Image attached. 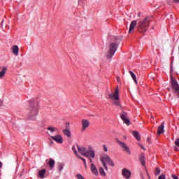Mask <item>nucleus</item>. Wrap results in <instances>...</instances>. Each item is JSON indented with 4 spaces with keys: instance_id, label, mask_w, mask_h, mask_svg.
Instances as JSON below:
<instances>
[{
    "instance_id": "obj_1",
    "label": "nucleus",
    "mask_w": 179,
    "mask_h": 179,
    "mask_svg": "<svg viewBox=\"0 0 179 179\" xmlns=\"http://www.w3.org/2000/svg\"><path fill=\"white\" fill-rule=\"evenodd\" d=\"M150 23V17H147L143 19H141L138 22L137 29L139 33L145 34L149 29V24Z\"/></svg>"
},
{
    "instance_id": "obj_2",
    "label": "nucleus",
    "mask_w": 179,
    "mask_h": 179,
    "mask_svg": "<svg viewBox=\"0 0 179 179\" xmlns=\"http://www.w3.org/2000/svg\"><path fill=\"white\" fill-rule=\"evenodd\" d=\"M28 110L29 111L28 113L29 120L34 121V120H36V118L37 117V114H38V108H37V106H34V103L33 102H31Z\"/></svg>"
},
{
    "instance_id": "obj_3",
    "label": "nucleus",
    "mask_w": 179,
    "mask_h": 179,
    "mask_svg": "<svg viewBox=\"0 0 179 179\" xmlns=\"http://www.w3.org/2000/svg\"><path fill=\"white\" fill-rule=\"evenodd\" d=\"M100 160L106 170L108 169L106 162H107V163L109 166H112V167H114V162H113V159L111 158H110V157L108 155H105L101 157Z\"/></svg>"
},
{
    "instance_id": "obj_4",
    "label": "nucleus",
    "mask_w": 179,
    "mask_h": 179,
    "mask_svg": "<svg viewBox=\"0 0 179 179\" xmlns=\"http://www.w3.org/2000/svg\"><path fill=\"white\" fill-rule=\"evenodd\" d=\"M171 85L172 86L173 93H175V94H176L177 97L179 99V85L177 80L174 79L173 76H171Z\"/></svg>"
},
{
    "instance_id": "obj_5",
    "label": "nucleus",
    "mask_w": 179,
    "mask_h": 179,
    "mask_svg": "<svg viewBox=\"0 0 179 179\" xmlns=\"http://www.w3.org/2000/svg\"><path fill=\"white\" fill-rule=\"evenodd\" d=\"M118 88H116L115 90V93H111L109 94V99H111L112 100H115V101H114V104L120 107V101H118V100H120V96H118Z\"/></svg>"
},
{
    "instance_id": "obj_6",
    "label": "nucleus",
    "mask_w": 179,
    "mask_h": 179,
    "mask_svg": "<svg viewBox=\"0 0 179 179\" xmlns=\"http://www.w3.org/2000/svg\"><path fill=\"white\" fill-rule=\"evenodd\" d=\"M117 47L118 46L117 45V43H112L110 44L109 52L106 55L107 58H113V55H114V54H115V51H117Z\"/></svg>"
},
{
    "instance_id": "obj_7",
    "label": "nucleus",
    "mask_w": 179,
    "mask_h": 179,
    "mask_svg": "<svg viewBox=\"0 0 179 179\" xmlns=\"http://www.w3.org/2000/svg\"><path fill=\"white\" fill-rule=\"evenodd\" d=\"M77 149L80 155L82 156H85V157H89V155H87V150L85 147H80L79 145H77Z\"/></svg>"
},
{
    "instance_id": "obj_8",
    "label": "nucleus",
    "mask_w": 179,
    "mask_h": 179,
    "mask_svg": "<svg viewBox=\"0 0 179 179\" xmlns=\"http://www.w3.org/2000/svg\"><path fill=\"white\" fill-rule=\"evenodd\" d=\"M116 141L117 143H119L120 146H121V148H122V149H123V150H124V152H127V153H128L129 155H131V150H129V147H128V145H127V144L120 141V140H118V138H116Z\"/></svg>"
},
{
    "instance_id": "obj_9",
    "label": "nucleus",
    "mask_w": 179,
    "mask_h": 179,
    "mask_svg": "<svg viewBox=\"0 0 179 179\" xmlns=\"http://www.w3.org/2000/svg\"><path fill=\"white\" fill-rule=\"evenodd\" d=\"M120 118L127 125H129V124H131V121L129 120V118H128V115L125 113H123L122 115H120Z\"/></svg>"
},
{
    "instance_id": "obj_10",
    "label": "nucleus",
    "mask_w": 179,
    "mask_h": 179,
    "mask_svg": "<svg viewBox=\"0 0 179 179\" xmlns=\"http://www.w3.org/2000/svg\"><path fill=\"white\" fill-rule=\"evenodd\" d=\"M81 124L83 125L82 127V131H85L87 128H89L90 126V122L88 120L83 119L81 122Z\"/></svg>"
},
{
    "instance_id": "obj_11",
    "label": "nucleus",
    "mask_w": 179,
    "mask_h": 179,
    "mask_svg": "<svg viewBox=\"0 0 179 179\" xmlns=\"http://www.w3.org/2000/svg\"><path fill=\"white\" fill-rule=\"evenodd\" d=\"M50 138H52L53 141H55V142H57V143H62L64 142V138L59 135H57L55 136H50Z\"/></svg>"
},
{
    "instance_id": "obj_12",
    "label": "nucleus",
    "mask_w": 179,
    "mask_h": 179,
    "mask_svg": "<svg viewBox=\"0 0 179 179\" xmlns=\"http://www.w3.org/2000/svg\"><path fill=\"white\" fill-rule=\"evenodd\" d=\"M122 174L124 177H125V178L128 179L131 177V171L127 169H123Z\"/></svg>"
},
{
    "instance_id": "obj_13",
    "label": "nucleus",
    "mask_w": 179,
    "mask_h": 179,
    "mask_svg": "<svg viewBox=\"0 0 179 179\" xmlns=\"http://www.w3.org/2000/svg\"><path fill=\"white\" fill-rule=\"evenodd\" d=\"M91 171L92 174H94L96 176H99V171H97V168L96 167V165L92 163L91 164Z\"/></svg>"
},
{
    "instance_id": "obj_14",
    "label": "nucleus",
    "mask_w": 179,
    "mask_h": 179,
    "mask_svg": "<svg viewBox=\"0 0 179 179\" xmlns=\"http://www.w3.org/2000/svg\"><path fill=\"white\" fill-rule=\"evenodd\" d=\"M136 24H137L136 20H134L131 22L130 27H129V34L132 33V31H134V30H135V26H136Z\"/></svg>"
},
{
    "instance_id": "obj_15",
    "label": "nucleus",
    "mask_w": 179,
    "mask_h": 179,
    "mask_svg": "<svg viewBox=\"0 0 179 179\" xmlns=\"http://www.w3.org/2000/svg\"><path fill=\"white\" fill-rule=\"evenodd\" d=\"M164 133V122H163L162 124L158 127V130H157V135H161V134Z\"/></svg>"
},
{
    "instance_id": "obj_16",
    "label": "nucleus",
    "mask_w": 179,
    "mask_h": 179,
    "mask_svg": "<svg viewBox=\"0 0 179 179\" xmlns=\"http://www.w3.org/2000/svg\"><path fill=\"white\" fill-rule=\"evenodd\" d=\"M87 155H88L87 157H91V159H94V157H96V153H94V150H87Z\"/></svg>"
},
{
    "instance_id": "obj_17",
    "label": "nucleus",
    "mask_w": 179,
    "mask_h": 179,
    "mask_svg": "<svg viewBox=\"0 0 179 179\" xmlns=\"http://www.w3.org/2000/svg\"><path fill=\"white\" fill-rule=\"evenodd\" d=\"M11 50L13 51V54H14V55H19V47H17V45H13L11 48Z\"/></svg>"
},
{
    "instance_id": "obj_18",
    "label": "nucleus",
    "mask_w": 179,
    "mask_h": 179,
    "mask_svg": "<svg viewBox=\"0 0 179 179\" xmlns=\"http://www.w3.org/2000/svg\"><path fill=\"white\" fill-rule=\"evenodd\" d=\"M132 135L137 141H141V135L139 134V132L137 131H132Z\"/></svg>"
},
{
    "instance_id": "obj_19",
    "label": "nucleus",
    "mask_w": 179,
    "mask_h": 179,
    "mask_svg": "<svg viewBox=\"0 0 179 179\" xmlns=\"http://www.w3.org/2000/svg\"><path fill=\"white\" fill-rule=\"evenodd\" d=\"M139 160H140L142 166H145L146 162H145V155L144 154H141L140 155Z\"/></svg>"
},
{
    "instance_id": "obj_20",
    "label": "nucleus",
    "mask_w": 179,
    "mask_h": 179,
    "mask_svg": "<svg viewBox=\"0 0 179 179\" xmlns=\"http://www.w3.org/2000/svg\"><path fill=\"white\" fill-rule=\"evenodd\" d=\"M6 71H8V67H3L2 70L0 71V78H3L5 74L6 73Z\"/></svg>"
},
{
    "instance_id": "obj_21",
    "label": "nucleus",
    "mask_w": 179,
    "mask_h": 179,
    "mask_svg": "<svg viewBox=\"0 0 179 179\" xmlns=\"http://www.w3.org/2000/svg\"><path fill=\"white\" fill-rule=\"evenodd\" d=\"M63 133L67 138H71V136L72 135L69 129H65L63 130Z\"/></svg>"
},
{
    "instance_id": "obj_22",
    "label": "nucleus",
    "mask_w": 179,
    "mask_h": 179,
    "mask_svg": "<svg viewBox=\"0 0 179 179\" xmlns=\"http://www.w3.org/2000/svg\"><path fill=\"white\" fill-rule=\"evenodd\" d=\"M38 176L40 178H44V176H45V169H42L39 171Z\"/></svg>"
},
{
    "instance_id": "obj_23",
    "label": "nucleus",
    "mask_w": 179,
    "mask_h": 179,
    "mask_svg": "<svg viewBox=\"0 0 179 179\" xmlns=\"http://www.w3.org/2000/svg\"><path fill=\"white\" fill-rule=\"evenodd\" d=\"M49 166L50 169H54V166H55V161L52 159H49Z\"/></svg>"
},
{
    "instance_id": "obj_24",
    "label": "nucleus",
    "mask_w": 179,
    "mask_h": 179,
    "mask_svg": "<svg viewBox=\"0 0 179 179\" xmlns=\"http://www.w3.org/2000/svg\"><path fill=\"white\" fill-rule=\"evenodd\" d=\"M129 73H130L133 80L137 85L138 84V81L136 80V76L135 75V73H134V72H132V71H129Z\"/></svg>"
},
{
    "instance_id": "obj_25",
    "label": "nucleus",
    "mask_w": 179,
    "mask_h": 179,
    "mask_svg": "<svg viewBox=\"0 0 179 179\" xmlns=\"http://www.w3.org/2000/svg\"><path fill=\"white\" fill-rule=\"evenodd\" d=\"M99 173L101 174V176H102V177L106 176V172L102 167L99 168Z\"/></svg>"
},
{
    "instance_id": "obj_26",
    "label": "nucleus",
    "mask_w": 179,
    "mask_h": 179,
    "mask_svg": "<svg viewBox=\"0 0 179 179\" xmlns=\"http://www.w3.org/2000/svg\"><path fill=\"white\" fill-rule=\"evenodd\" d=\"M72 150H73L74 155H76V157H78L79 156V154L78 153V151L76 150V147L73 146Z\"/></svg>"
},
{
    "instance_id": "obj_27",
    "label": "nucleus",
    "mask_w": 179,
    "mask_h": 179,
    "mask_svg": "<svg viewBox=\"0 0 179 179\" xmlns=\"http://www.w3.org/2000/svg\"><path fill=\"white\" fill-rule=\"evenodd\" d=\"M77 157L78 159H80V160H83L85 167H87V164H86V159H85L83 157H80V155H78Z\"/></svg>"
},
{
    "instance_id": "obj_28",
    "label": "nucleus",
    "mask_w": 179,
    "mask_h": 179,
    "mask_svg": "<svg viewBox=\"0 0 179 179\" xmlns=\"http://www.w3.org/2000/svg\"><path fill=\"white\" fill-rule=\"evenodd\" d=\"M159 174H160V169L157 168V169H155V175H156V176H159Z\"/></svg>"
},
{
    "instance_id": "obj_29",
    "label": "nucleus",
    "mask_w": 179,
    "mask_h": 179,
    "mask_svg": "<svg viewBox=\"0 0 179 179\" xmlns=\"http://www.w3.org/2000/svg\"><path fill=\"white\" fill-rule=\"evenodd\" d=\"M58 170L59 171H62V170H64V166H62V164H59L58 166Z\"/></svg>"
},
{
    "instance_id": "obj_30",
    "label": "nucleus",
    "mask_w": 179,
    "mask_h": 179,
    "mask_svg": "<svg viewBox=\"0 0 179 179\" xmlns=\"http://www.w3.org/2000/svg\"><path fill=\"white\" fill-rule=\"evenodd\" d=\"M48 130L52 133L55 131V128L50 127L48 128Z\"/></svg>"
},
{
    "instance_id": "obj_31",
    "label": "nucleus",
    "mask_w": 179,
    "mask_h": 179,
    "mask_svg": "<svg viewBox=\"0 0 179 179\" xmlns=\"http://www.w3.org/2000/svg\"><path fill=\"white\" fill-rule=\"evenodd\" d=\"M77 178H78V179H85V178H84L83 176H82V175H80V174H78V175H77Z\"/></svg>"
},
{
    "instance_id": "obj_32",
    "label": "nucleus",
    "mask_w": 179,
    "mask_h": 179,
    "mask_svg": "<svg viewBox=\"0 0 179 179\" xmlns=\"http://www.w3.org/2000/svg\"><path fill=\"white\" fill-rule=\"evenodd\" d=\"M158 179H166V176L161 175L160 176H159Z\"/></svg>"
},
{
    "instance_id": "obj_33",
    "label": "nucleus",
    "mask_w": 179,
    "mask_h": 179,
    "mask_svg": "<svg viewBox=\"0 0 179 179\" xmlns=\"http://www.w3.org/2000/svg\"><path fill=\"white\" fill-rule=\"evenodd\" d=\"M103 150H104V152H107V150H108L107 146L106 145H103Z\"/></svg>"
},
{
    "instance_id": "obj_34",
    "label": "nucleus",
    "mask_w": 179,
    "mask_h": 179,
    "mask_svg": "<svg viewBox=\"0 0 179 179\" xmlns=\"http://www.w3.org/2000/svg\"><path fill=\"white\" fill-rule=\"evenodd\" d=\"M171 177L173 179H178V177H177L176 175H171Z\"/></svg>"
},
{
    "instance_id": "obj_35",
    "label": "nucleus",
    "mask_w": 179,
    "mask_h": 179,
    "mask_svg": "<svg viewBox=\"0 0 179 179\" xmlns=\"http://www.w3.org/2000/svg\"><path fill=\"white\" fill-rule=\"evenodd\" d=\"M66 129H69V123H66Z\"/></svg>"
},
{
    "instance_id": "obj_36",
    "label": "nucleus",
    "mask_w": 179,
    "mask_h": 179,
    "mask_svg": "<svg viewBox=\"0 0 179 179\" xmlns=\"http://www.w3.org/2000/svg\"><path fill=\"white\" fill-rule=\"evenodd\" d=\"M173 2H175V3H179V0H173Z\"/></svg>"
},
{
    "instance_id": "obj_37",
    "label": "nucleus",
    "mask_w": 179,
    "mask_h": 179,
    "mask_svg": "<svg viewBox=\"0 0 179 179\" xmlns=\"http://www.w3.org/2000/svg\"><path fill=\"white\" fill-rule=\"evenodd\" d=\"M147 142H150V138L148 137Z\"/></svg>"
},
{
    "instance_id": "obj_38",
    "label": "nucleus",
    "mask_w": 179,
    "mask_h": 179,
    "mask_svg": "<svg viewBox=\"0 0 179 179\" xmlns=\"http://www.w3.org/2000/svg\"><path fill=\"white\" fill-rule=\"evenodd\" d=\"M90 163H92V162H93V160H92V158H91V157H90Z\"/></svg>"
},
{
    "instance_id": "obj_39",
    "label": "nucleus",
    "mask_w": 179,
    "mask_h": 179,
    "mask_svg": "<svg viewBox=\"0 0 179 179\" xmlns=\"http://www.w3.org/2000/svg\"><path fill=\"white\" fill-rule=\"evenodd\" d=\"M117 82H120V78L119 77H117Z\"/></svg>"
},
{
    "instance_id": "obj_40",
    "label": "nucleus",
    "mask_w": 179,
    "mask_h": 179,
    "mask_svg": "<svg viewBox=\"0 0 179 179\" xmlns=\"http://www.w3.org/2000/svg\"><path fill=\"white\" fill-rule=\"evenodd\" d=\"M2 167V162L0 161V169Z\"/></svg>"
},
{
    "instance_id": "obj_41",
    "label": "nucleus",
    "mask_w": 179,
    "mask_h": 179,
    "mask_svg": "<svg viewBox=\"0 0 179 179\" xmlns=\"http://www.w3.org/2000/svg\"><path fill=\"white\" fill-rule=\"evenodd\" d=\"M148 178L150 179V176H149V173H148Z\"/></svg>"
},
{
    "instance_id": "obj_42",
    "label": "nucleus",
    "mask_w": 179,
    "mask_h": 179,
    "mask_svg": "<svg viewBox=\"0 0 179 179\" xmlns=\"http://www.w3.org/2000/svg\"><path fill=\"white\" fill-rule=\"evenodd\" d=\"M141 148H143V150H145V148H143V146H141Z\"/></svg>"
},
{
    "instance_id": "obj_43",
    "label": "nucleus",
    "mask_w": 179,
    "mask_h": 179,
    "mask_svg": "<svg viewBox=\"0 0 179 179\" xmlns=\"http://www.w3.org/2000/svg\"><path fill=\"white\" fill-rule=\"evenodd\" d=\"M138 16H141V13H138Z\"/></svg>"
},
{
    "instance_id": "obj_44",
    "label": "nucleus",
    "mask_w": 179,
    "mask_h": 179,
    "mask_svg": "<svg viewBox=\"0 0 179 179\" xmlns=\"http://www.w3.org/2000/svg\"><path fill=\"white\" fill-rule=\"evenodd\" d=\"M171 72H173V69H171Z\"/></svg>"
},
{
    "instance_id": "obj_45",
    "label": "nucleus",
    "mask_w": 179,
    "mask_h": 179,
    "mask_svg": "<svg viewBox=\"0 0 179 179\" xmlns=\"http://www.w3.org/2000/svg\"><path fill=\"white\" fill-rule=\"evenodd\" d=\"M3 23V21L1 22V24Z\"/></svg>"
},
{
    "instance_id": "obj_46",
    "label": "nucleus",
    "mask_w": 179,
    "mask_h": 179,
    "mask_svg": "<svg viewBox=\"0 0 179 179\" xmlns=\"http://www.w3.org/2000/svg\"><path fill=\"white\" fill-rule=\"evenodd\" d=\"M142 179H143V178H142Z\"/></svg>"
}]
</instances>
